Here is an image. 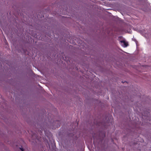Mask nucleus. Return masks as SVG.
Segmentation results:
<instances>
[{
  "instance_id": "4",
  "label": "nucleus",
  "mask_w": 151,
  "mask_h": 151,
  "mask_svg": "<svg viewBox=\"0 0 151 151\" xmlns=\"http://www.w3.org/2000/svg\"><path fill=\"white\" fill-rule=\"evenodd\" d=\"M20 149L22 151H23L24 150L23 148H20Z\"/></svg>"
},
{
  "instance_id": "1",
  "label": "nucleus",
  "mask_w": 151,
  "mask_h": 151,
  "mask_svg": "<svg viewBox=\"0 0 151 151\" xmlns=\"http://www.w3.org/2000/svg\"><path fill=\"white\" fill-rule=\"evenodd\" d=\"M120 44L124 47H126L128 45V43L125 40H121L120 42Z\"/></svg>"
},
{
  "instance_id": "2",
  "label": "nucleus",
  "mask_w": 151,
  "mask_h": 151,
  "mask_svg": "<svg viewBox=\"0 0 151 151\" xmlns=\"http://www.w3.org/2000/svg\"><path fill=\"white\" fill-rule=\"evenodd\" d=\"M135 91H136V92L135 91L134 92V94L133 93V95H135L136 96H139V97H140L141 96L137 92V90H135Z\"/></svg>"
},
{
  "instance_id": "3",
  "label": "nucleus",
  "mask_w": 151,
  "mask_h": 151,
  "mask_svg": "<svg viewBox=\"0 0 151 151\" xmlns=\"http://www.w3.org/2000/svg\"><path fill=\"white\" fill-rule=\"evenodd\" d=\"M133 41H134L135 42V44H136V45L137 48L138 46H139V45L138 42L135 39H133Z\"/></svg>"
}]
</instances>
